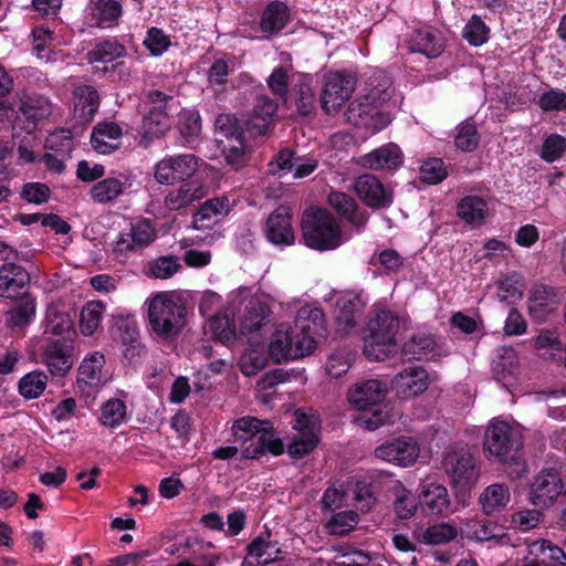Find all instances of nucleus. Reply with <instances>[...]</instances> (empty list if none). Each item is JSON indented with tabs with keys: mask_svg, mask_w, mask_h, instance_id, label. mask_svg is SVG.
<instances>
[{
	"mask_svg": "<svg viewBox=\"0 0 566 566\" xmlns=\"http://www.w3.org/2000/svg\"><path fill=\"white\" fill-rule=\"evenodd\" d=\"M368 93L349 104L347 118L355 126H371L378 132L391 122L388 112L378 111L390 103L394 92L391 80L384 71H375L368 77Z\"/></svg>",
	"mask_w": 566,
	"mask_h": 566,
	"instance_id": "obj_2",
	"label": "nucleus"
},
{
	"mask_svg": "<svg viewBox=\"0 0 566 566\" xmlns=\"http://www.w3.org/2000/svg\"><path fill=\"white\" fill-rule=\"evenodd\" d=\"M122 128L113 123H98L92 132L91 144L95 151L107 155L118 149Z\"/></svg>",
	"mask_w": 566,
	"mask_h": 566,
	"instance_id": "obj_31",
	"label": "nucleus"
},
{
	"mask_svg": "<svg viewBox=\"0 0 566 566\" xmlns=\"http://www.w3.org/2000/svg\"><path fill=\"white\" fill-rule=\"evenodd\" d=\"M294 417L293 428L296 430V433L289 443L287 451L293 458H302L317 446L321 426L315 413L297 410Z\"/></svg>",
	"mask_w": 566,
	"mask_h": 566,
	"instance_id": "obj_12",
	"label": "nucleus"
},
{
	"mask_svg": "<svg viewBox=\"0 0 566 566\" xmlns=\"http://www.w3.org/2000/svg\"><path fill=\"white\" fill-rule=\"evenodd\" d=\"M232 432L237 440L249 442L243 450L247 458H258L265 452L280 455L284 451L283 442L275 436L268 421L242 417L234 421Z\"/></svg>",
	"mask_w": 566,
	"mask_h": 566,
	"instance_id": "obj_6",
	"label": "nucleus"
},
{
	"mask_svg": "<svg viewBox=\"0 0 566 566\" xmlns=\"http://www.w3.org/2000/svg\"><path fill=\"white\" fill-rule=\"evenodd\" d=\"M526 551L534 555L543 566H566V554L547 539H537L527 544Z\"/></svg>",
	"mask_w": 566,
	"mask_h": 566,
	"instance_id": "obj_36",
	"label": "nucleus"
},
{
	"mask_svg": "<svg viewBox=\"0 0 566 566\" xmlns=\"http://www.w3.org/2000/svg\"><path fill=\"white\" fill-rule=\"evenodd\" d=\"M171 97L159 91L149 92L144 102V139L158 138L170 128L168 103Z\"/></svg>",
	"mask_w": 566,
	"mask_h": 566,
	"instance_id": "obj_11",
	"label": "nucleus"
},
{
	"mask_svg": "<svg viewBox=\"0 0 566 566\" xmlns=\"http://www.w3.org/2000/svg\"><path fill=\"white\" fill-rule=\"evenodd\" d=\"M271 310L268 302L260 296L250 297L241 316L240 332L250 334L260 329L269 318Z\"/></svg>",
	"mask_w": 566,
	"mask_h": 566,
	"instance_id": "obj_26",
	"label": "nucleus"
},
{
	"mask_svg": "<svg viewBox=\"0 0 566 566\" xmlns=\"http://www.w3.org/2000/svg\"><path fill=\"white\" fill-rule=\"evenodd\" d=\"M564 495L562 478L554 471H541L531 484L530 501L539 509L551 507Z\"/></svg>",
	"mask_w": 566,
	"mask_h": 566,
	"instance_id": "obj_15",
	"label": "nucleus"
},
{
	"mask_svg": "<svg viewBox=\"0 0 566 566\" xmlns=\"http://www.w3.org/2000/svg\"><path fill=\"white\" fill-rule=\"evenodd\" d=\"M354 354L350 350L340 349L332 353L326 361V373L332 378L345 375L353 365Z\"/></svg>",
	"mask_w": 566,
	"mask_h": 566,
	"instance_id": "obj_50",
	"label": "nucleus"
},
{
	"mask_svg": "<svg viewBox=\"0 0 566 566\" xmlns=\"http://www.w3.org/2000/svg\"><path fill=\"white\" fill-rule=\"evenodd\" d=\"M209 332L224 345L235 339V324L231 313L217 314L207 323Z\"/></svg>",
	"mask_w": 566,
	"mask_h": 566,
	"instance_id": "obj_40",
	"label": "nucleus"
},
{
	"mask_svg": "<svg viewBox=\"0 0 566 566\" xmlns=\"http://www.w3.org/2000/svg\"><path fill=\"white\" fill-rule=\"evenodd\" d=\"M104 365L105 357L99 352H94L83 359L77 375V386L82 391L86 388L96 390L106 381Z\"/></svg>",
	"mask_w": 566,
	"mask_h": 566,
	"instance_id": "obj_24",
	"label": "nucleus"
},
{
	"mask_svg": "<svg viewBox=\"0 0 566 566\" xmlns=\"http://www.w3.org/2000/svg\"><path fill=\"white\" fill-rule=\"evenodd\" d=\"M359 522V516L355 511H343L335 513L326 522L325 528L328 534L343 536L352 532Z\"/></svg>",
	"mask_w": 566,
	"mask_h": 566,
	"instance_id": "obj_47",
	"label": "nucleus"
},
{
	"mask_svg": "<svg viewBox=\"0 0 566 566\" xmlns=\"http://www.w3.org/2000/svg\"><path fill=\"white\" fill-rule=\"evenodd\" d=\"M354 189L361 201L373 209H387L392 202V190L374 175L357 177Z\"/></svg>",
	"mask_w": 566,
	"mask_h": 566,
	"instance_id": "obj_17",
	"label": "nucleus"
},
{
	"mask_svg": "<svg viewBox=\"0 0 566 566\" xmlns=\"http://www.w3.org/2000/svg\"><path fill=\"white\" fill-rule=\"evenodd\" d=\"M73 322L70 315L51 306L46 312L45 333L52 335H64L72 329Z\"/></svg>",
	"mask_w": 566,
	"mask_h": 566,
	"instance_id": "obj_56",
	"label": "nucleus"
},
{
	"mask_svg": "<svg viewBox=\"0 0 566 566\" xmlns=\"http://www.w3.org/2000/svg\"><path fill=\"white\" fill-rule=\"evenodd\" d=\"M122 191V182L116 178L104 179L91 189L93 199L101 203L114 200Z\"/></svg>",
	"mask_w": 566,
	"mask_h": 566,
	"instance_id": "obj_58",
	"label": "nucleus"
},
{
	"mask_svg": "<svg viewBox=\"0 0 566 566\" xmlns=\"http://www.w3.org/2000/svg\"><path fill=\"white\" fill-rule=\"evenodd\" d=\"M235 69V57L224 55L216 59L208 71V81L211 85H224L228 75Z\"/></svg>",
	"mask_w": 566,
	"mask_h": 566,
	"instance_id": "obj_52",
	"label": "nucleus"
},
{
	"mask_svg": "<svg viewBox=\"0 0 566 566\" xmlns=\"http://www.w3.org/2000/svg\"><path fill=\"white\" fill-rule=\"evenodd\" d=\"M542 521L543 513L539 510L524 509L511 514L510 526L520 532H528L535 528Z\"/></svg>",
	"mask_w": 566,
	"mask_h": 566,
	"instance_id": "obj_55",
	"label": "nucleus"
},
{
	"mask_svg": "<svg viewBox=\"0 0 566 566\" xmlns=\"http://www.w3.org/2000/svg\"><path fill=\"white\" fill-rule=\"evenodd\" d=\"M123 356L130 365H137L142 353L138 324L135 319L125 318L118 325Z\"/></svg>",
	"mask_w": 566,
	"mask_h": 566,
	"instance_id": "obj_32",
	"label": "nucleus"
},
{
	"mask_svg": "<svg viewBox=\"0 0 566 566\" xmlns=\"http://www.w3.org/2000/svg\"><path fill=\"white\" fill-rule=\"evenodd\" d=\"M336 307L337 329L342 334H348L356 326L365 303L360 295L346 292L337 298Z\"/></svg>",
	"mask_w": 566,
	"mask_h": 566,
	"instance_id": "obj_21",
	"label": "nucleus"
},
{
	"mask_svg": "<svg viewBox=\"0 0 566 566\" xmlns=\"http://www.w3.org/2000/svg\"><path fill=\"white\" fill-rule=\"evenodd\" d=\"M122 13V4L117 0H90L83 12V25L109 29L118 24Z\"/></svg>",
	"mask_w": 566,
	"mask_h": 566,
	"instance_id": "obj_16",
	"label": "nucleus"
},
{
	"mask_svg": "<svg viewBox=\"0 0 566 566\" xmlns=\"http://www.w3.org/2000/svg\"><path fill=\"white\" fill-rule=\"evenodd\" d=\"M48 376L40 370H33L24 375L19 381V392L25 399L40 397L46 388Z\"/></svg>",
	"mask_w": 566,
	"mask_h": 566,
	"instance_id": "obj_46",
	"label": "nucleus"
},
{
	"mask_svg": "<svg viewBox=\"0 0 566 566\" xmlns=\"http://www.w3.org/2000/svg\"><path fill=\"white\" fill-rule=\"evenodd\" d=\"M19 114L29 122L27 128L31 130L38 122L51 115V104L48 98L40 95H23L20 99Z\"/></svg>",
	"mask_w": 566,
	"mask_h": 566,
	"instance_id": "obj_34",
	"label": "nucleus"
},
{
	"mask_svg": "<svg viewBox=\"0 0 566 566\" xmlns=\"http://www.w3.org/2000/svg\"><path fill=\"white\" fill-rule=\"evenodd\" d=\"M277 104L268 96L255 99L253 113L247 122V128L255 135H264L273 122Z\"/></svg>",
	"mask_w": 566,
	"mask_h": 566,
	"instance_id": "obj_29",
	"label": "nucleus"
},
{
	"mask_svg": "<svg viewBox=\"0 0 566 566\" xmlns=\"http://www.w3.org/2000/svg\"><path fill=\"white\" fill-rule=\"evenodd\" d=\"M418 499L422 512L428 516L441 517L452 512L448 489L436 481L423 480Z\"/></svg>",
	"mask_w": 566,
	"mask_h": 566,
	"instance_id": "obj_14",
	"label": "nucleus"
},
{
	"mask_svg": "<svg viewBox=\"0 0 566 566\" xmlns=\"http://www.w3.org/2000/svg\"><path fill=\"white\" fill-rule=\"evenodd\" d=\"M45 147L54 154L71 157L74 148L72 133L66 129L56 130L46 138Z\"/></svg>",
	"mask_w": 566,
	"mask_h": 566,
	"instance_id": "obj_59",
	"label": "nucleus"
},
{
	"mask_svg": "<svg viewBox=\"0 0 566 566\" xmlns=\"http://www.w3.org/2000/svg\"><path fill=\"white\" fill-rule=\"evenodd\" d=\"M181 268L177 256H160L149 263V274L156 279L171 277Z\"/></svg>",
	"mask_w": 566,
	"mask_h": 566,
	"instance_id": "obj_60",
	"label": "nucleus"
},
{
	"mask_svg": "<svg viewBox=\"0 0 566 566\" xmlns=\"http://www.w3.org/2000/svg\"><path fill=\"white\" fill-rule=\"evenodd\" d=\"M248 555L243 566H261L275 562L280 558L281 548L277 542L255 537L248 546Z\"/></svg>",
	"mask_w": 566,
	"mask_h": 566,
	"instance_id": "obj_30",
	"label": "nucleus"
},
{
	"mask_svg": "<svg viewBox=\"0 0 566 566\" xmlns=\"http://www.w3.org/2000/svg\"><path fill=\"white\" fill-rule=\"evenodd\" d=\"M17 219L25 226L40 221L43 227H50L56 233L65 234L71 230V226L60 214H17Z\"/></svg>",
	"mask_w": 566,
	"mask_h": 566,
	"instance_id": "obj_54",
	"label": "nucleus"
},
{
	"mask_svg": "<svg viewBox=\"0 0 566 566\" xmlns=\"http://www.w3.org/2000/svg\"><path fill=\"white\" fill-rule=\"evenodd\" d=\"M148 319L157 337L171 340L187 325V308L176 292H159L148 300Z\"/></svg>",
	"mask_w": 566,
	"mask_h": 566,
	"instance_id": "obj_3",
	"label": "nucleus"
},
{
	"mask_svg": "<svg viewBox=\"0 0 566 566\" xmlns=\"http://www.w3.org/2000/svg\"><path fill=\"white\" fill-rule=\"evenodd\" d=\"M524 282L520 274H511L497 282V298L502 303L516 304L522 300Z\"/></svg>",
	"mask_w": 566,
	"mask_h": 566,
	"instance_id": "obj_42",
	"label": "nucleus"
},
{
	"mask_svg": "<svg viewBox=\"0 0 566 566\" xmlns=\"http://www.w3.org/2000/svg\"><path fill=\"white\" fill-rule=\"evenodd\" d=\"M497 202L489 196L469 195L458 203L459 212H489L496 210Z\"/></svg>",
	"mask_w": 566,
	"mask_h": 566,
	"instance_id": "obj_57",
	"label": "nucleus"
},
{
	"mask_svg": "<svg viewBox=\"0 0 566 566\" xmlns=\"http://www.w3.org/2000/svg\"><path fill=\"white\" fill-rule=\"evenodd\" d=\"M196 198L199 196L195 195L193 186L186 184L167 195L166 205L169 210H180L188 207Z\"/></svg>",
	"mask_w": 566,
	"mask_h": 566,
	"instance_id": "obj_63",
	"label": "nucleus"
},
{
	"mask_svg": "<svg viewBox=\"0 0 566 566\" xmlns=\"http://www.w3.org/2000/svg\"><path fill=\"white\" fill-rule=\"evenodd\" d=\"M268 363V355L261 345H250L240 358V369L245 376H252L262 370Z\"/></svg>",
	"mask_w": 566,
	"mask_h": 566,
	"instance_id": "obj_44",
	"label": "nucleus"
},
{
	"mask_svg": "<svg viewBox=\"0 0 566 566\" xmlns=\"http://www.w3.org/2000/svg\"><path fill=\"white\" fill-rule=\"evenodd\" d=\"M356 77L343 71L329 72L325 75L319 96L322 109L328 114H336L352 97L356 90Z\"/></svg>",
	"mask_w": 566,
	"mask_h": 566,
	"instance_id": "obj_9",
	"label": "nucleus"
},
{
	"mask_svg": "<svg viewBox=\"0 0 566 566\" xmlns=\"http://www.w3.org/2000/svg\"><path fill=\"white\" fill-rule=\"evenodd\" d=\"M394 494V512L400 520L411 518L417 510L418 504L416 503L412 493L407 490L401 483L397 482L392 486Z\"/></svg>",
	"mask_w": 566,
	"mask_h": 566,
	"instance_id": "obj_41",
	"label": "nucleus"
},
{
	"mask_svg": "<svg viewBox=\"0 0 566 566\" xmlns=\"http://www.w3.org/2000/svg\"><path fill=\"white\" fill-rule=\"evenodd\" d=\"M103 311L104 306L101 302H90L82 308L80 327L84 335L90 336L95 333L102 322Z\"/></svg>",
	"mask_w": 566,
	"mask_h": 566,
	"instance_id": "obj_49",
	"label": "nucleus"
},
{
	"mask_svg": "<svg viewBox=\"0 0 566 566\" xmlns=\"http://www.w3.org/2000/svg\"><path fill=\"white\" fill-rule=\"evenodd\" d=\"M415 535L418 539L427 545H441L454 539L458 530L450 523H439L428 526L421 534Z\"/></svg>",
	"mask_w": 566,
	"mask_h": 566,
	"instance_id": "obj_43",
	"label": "nucleus"
},
{
	"mask_svg": "<svg viewBox=\"0 0 566 566\" xmlns=\"http://www.w3.org/2000/svg\"><path fill=\"white\" fill-rule=\"evenodd\" d=\"M301 232L304 244L321 252L334 250L345 240L335 214H303Z\"/></svg>",
	"mask_w": 566,
	"mask_h": 566,
	"instance_id": "obj_8",
	"label": "nucleus"
},
{
	"mask_svg": "<svg viewBox=\"0 0 566 566\" xmlns=\"http://www.w3.org/2000/svg\"><path fill=\"white\" fill-rule=\"evenodd\" d=\"M220 555L213 552V546L210 543L203 544L199 547L193 559H181L171 566H218Z\"/></svg>",
	"mask_w": 566,
	"mask_h": 566,
	"instance_id": "obj_62",
	"label": "nucleus"
},
{
	"mask_svg": "<svg viewBox=\"0 0 566 566\" xmlns=\"http://www.w3.org/2000/svg\"><path fill=\"white\" fill-rule=\"evenodd\" d=\"M443 465L455 488H471L480 476L476 460L465 448L449 450L444 455Z\"/></svg>",
	"mask_w": 566,
	"mask_h": 566,
	"instance_id": "obj_10",
	"label": "nucleus"
},
{
	"mask_svg": "<svg viewBox=\"0 0 566 566\" xmlns=\"http://www.w3.org/2000/svg\"><path fill=\"white\" fill-rule=\"evenodd\" d=\"M436 342L430 335H417L403 345V352L415 359L427 358L434 348Z\"/></svg>",
	"mask_w": 566,
	"mask_h": 566,
	"instance_id": "obj_61",
	"label": "nucleus"
},
{
	"mask_svg": "<svg viewBox=\"0 0 566 566\" xmlns=\"http://www.w3.org/2000/svg\"><path fill=\"white\" fill-rule=\"evenodd\" d=\"M126 408L122 400L111 399L102 407L101 421L104 426H118L125 418Z\"/></svg>",
	"mask_w": 566,
	"mask_h": 566,
	"instance_id": "obj_64",
	"label": "nucleus"
},
{
	"mask_svg": "<svg viewBox=\"0 0 566 566\" xmlns=\"http://www.w3.org/2000/svg\"><path fill=\"white\" fill-rule=\"evenodd\" d=\"M30 275L15 262H7L0 266V297L15 298L24 293Z\"/></svg>",
	"mask_w": 566,
	"mask_h": 566,
	"instance_id": "obj_22",
	"label": "nucleus"
},
{
	"mask_svg": "<svg viewBox=\"0 0 566 566\" xmlns=\"http://www.w3.org/2000/svg\"><path fill=\"white\" fill-rule=\"evenodd\" d=\"M419 446L411 438H398L385 442L374 451L375 457L400 467H410L419 458Z\"/></svg>",
	"mask_w": 566,
	"mask_h": 566,
	"instance_id": "obj_18",
	"label": "nucleus"
},
{
	"mask_svg": "<svg viewBox=\"0 0 566 566\" xmlns=\"http://www.w3.org/2000/svg\"><path fill=\"white\" fill-rule=\"evenodd\" d=\"M489 35V27L476 14L470 18L463 29V38L473 46H480L488 42Z\"/></svg>",
	"mask_w": 566,
	"mask_h": 566,
	"instance_id": "obj_53",
	"label": "nucleus"
},
{
	"mask_svg": "<svg viewBox=\"0 0 566 566\" xmlns=\"http://www.w3.org/2000/svg\"><path fill=\"white\" fill-rule=\"evenodd\" d=\"M125 49L116 40H105L96 44L86 55L90 64H93L97 70L103 72L107 71V66H99V64L112 63L120 57Z\"/></svg>",
	"mask_w": 566,
	"mask_h": 566,
	"instance_id": "obj_37",
	"label": "nucleus"
},
{
	"mask_svg": "<svg viewBox=\"0 0 566 566\" xmlns=\"http://www.w3.org/2000/svg\"><path fill=\"white\" fill-rule=\"evenodd\" d=\"M247 201H242L235 193L207 200L198 212H231L245 209Z\"/></svg>",
	"mask_w": 566,
	"mask_h": 566,
	"instance_id": "obj_51",
	"label": "nucleus"
},
{
	"mask_svg": "<svg viewBox=\"0 0 566 566\" xmlns=\"http://www.w3.org/2000/svg\"><path fill=\"white\" fill-rule=\"evenodd\" d=\"M534 347L542 356L552 359H562L565 346L560 343L555 331H542L534 340Z\"/></svg>",
	"mask_w": 566,
	"mask_h": 566,
	"instance_id": "obj_45",
	"label": "nucleus"
},
{
	"mask_svg": "<svg viewBox=\"0 0 566 566\" xmlns=\"http://www.w3.org/2000/svg\"><path fill=\"white\" fill-rule=\"evenodd\" d=\"M480 143V134L473 122L465 120L458 127L454 137V145L461 151L471 153L476 149Z\"/></svg>",
	"mask_w": 566,
	"mask_h": 566,
	"instance_id": "obj_48",
	"label": "nucleus"
},
{
	"mask_svg": "<svg viewBox=\"0 0 566 566\" xmlns=\"http://www.w3.org/2000/svg\"><path fill=\"white\" fill-rule=\"evenodd\" d=\"M229 120V116H220L217 119L219 128L217 143L224 155L227 164L231 165L234 169H238L244 166L248 161L247 147L241 133L230 132L223 128L226 122Z\"/></svg>",
	"mask_w": 566,
	"mask_h": 566,
	"instance_id": "obj_19",
	"label": "nucleus"
},
{
	"mask_svg": "<svg viewBox=\"0 0 566 566\" xmlns=\"http://www.w3.org/2000/svg\"><path fill=\"white\" fill-rule=\"evenodd\" d=\"M266 237L276 245H290L295 240L291 214H269L266 220Z\"/></svg>",
	"mask_w": 566,
	"mask_h": 566,
	"instance_id": "obj_33",
	"label": "nucleus"
},
{
	"mask_svg": "<svg viewBox=\"0 0 566 566\" xmlns=\"http://www.w3.org/2000/svg\"><path fill=\"white\" fill-rule=\"evenodd\" d=\"M494 377L505 386L511 385L520 374V358L511 347H501L492 363Z\"/></svg>",
	"mask_w": 566,
	"mask_h": 566,
	"instance_id": "obj_27",
	"label": "nucleus"
},
{
	"mask_svg": "<svg viewBox=\"0 0 566 566\" xmlns=\"http://www.w3.org/2000/svg\"><path fill=\"white\" fill-rule=\"evenodd\" d=\"M198 166L199 158L193 154L168 156L155 166V178L159 184L172 185L193 176Z\"/></svg>",
	"mask_w": 566,
	"mask_h": 566,
	"instance_id": "obj_13",
	"label": "nucleus"
},
{
	"mask_svg": "<svg viewBox=\"0 0 566 566\" xmlns=\"http://www.w3.org/2000/svg\"><path fill=\"white\" fill-rule=\"evenodd\" d=\"M99 106L97 91L91 85L77 86L74 91V112L82 123L91 122Z\"/></svg>",
	"mask_w": 566,
	"mask_h": 566,
	"instance_id": "obj_35",
	"label": "nucleus"
},
{
	"mask_svg": "<svg viewBox=\"0 0 566 566\" xmlns=\"http://www.w3.org/2000/svg\"><path fill=\"white\" fill-rule=\"evenodd\" d=\"M408 46L411 52L421 53L429 59H434L443 52L444 41L438 30L422 27L410 33Z\"/></svg>",
	"mask_w": 566,
	"mask_h": 566,
	"instance_id": "obj_23",
	"label": "nucleus"
},
{
	"mask_svg": "<svg viewBox=\"0 0 566 566\" xmlns=\"http://www.w3.org/2000/svg\"><path fill=\"white\" fill-rule=\"evenodd\" d=\"M428 371L419 366L402 369L392 380L394 389L400 398L409 399L423 394L429 387Z\"/></svg>",
	"mask_w": 566,
	"mask_h": 566,
	"instance_id": "obj_20",
	"label": "nucleus"
},
{
	"mask_svg": "<svg viewBox=\"0 0 566 566\" xmlns=\"http://www.w3.org/2000/svg\"><path fill=\"white\" fill-rule=\"evenodd\" d=\"M325 321L317 307L303 306L297 311L294 325L280 324L271 335L269 355L276 363L293 360L312 354L315 337L323 335Z\"/></svg>",
	"mask_w": 566,
	"mask_h": 566,
	"instance_id": "obj_1",
	"label": "nucleus"
},
{
	"mask_svg": "<svg viewBox=\"0 0 566 566\" xmlns=\"http://www.w3.org/2000/svg\"><path fill=\"white\" fill-rule=\"evenodd\" d=\"M44 363L51 374L55 376L65 375L73 364L71 356L59 342H54L46 346L44 350Z\"/></svg>",
	"mask_w": 566,
	"mask_h": 566,
	"instance_id": "obj_39",
	"label": "nucleus"
},
{
	"mask_svg": "<svg viewBox=\"0 0 566 566\" xmlns=\"http://www.w3.org/2000/svg\"><path fill=\"white\" fill-rule=\"evenodd\" d=\"M289 18V9L284 3L272 2L262 13L260 28L268 34L277 33L286 25Z\"/></svg>",
	"mask_w": 566,
	"mask_h": 566,
	"instance_id": "obj_38",
	"label": "nucleus"
},
{
	"mask_svg": "<svg viewBox=\"0 0 566 566\" xmlns=\"http://www.w3.org/2000/svg\"><path fill=\"white\" fill-rule=\"evenodd\" d=\"M386 395L387 386L378 379L356 382L348 389V402L363 412L356 420L359 427L375 430L388 421V412L380 406Z\"/></svg>",
	"mask_w": 566,
	"mask_h": 566,
	"instance_id": "obj_4",
	"label": "nucleus"
},
{
	"mask_svg": "<svg viewBox=\"0 0 566 566\" xmlns=\"http://www.w3.org/2000/svg\"><path fill=\"white\" fill-rule=\"evenodd\" d=\"M402 163V154L394 144L385 145L360 158V165L373 170H391Z\"/></svg>",
	"mask_w": 566,
	"mask_h": 566,
	"instance_id": "obj_28",
	"label": "nucleus"
},
{
	"mask_svg": "<svg viewBox=\"0 0 566 566\" xmlns=\"http://www.w3.org/2000/svg\"><path fill=\"white\" fill-rule=\"evenodd\" d=\"M522 448L523 438L518 426L500 419L489 423L483 439L486 457L502 463L517 462Z\"/></svg>",
	"mask_w": 566,
	"mask_h": 566,
	"instance_id": "obj_7",
	"label": "nucleus"
},
{
	"mask_svg": "<svg viewBox=\"0 0 566 566\" xmlns=\"http://www.w3.org/2000/svg\"><path fill=\"white\" fill-rule=\"evenodd\" d=\"M399 329L397 315L388 308L377 306L368 323L364 337V354L369 359L385 360L397 353L396 334Z\"/></svg>",
	"mask_w": 566,
	"mask_h": 566,
	"instance_id": "obj_5",
	"label": "nucleus"
},
{
	"mask_svg": "<svg viewBox=\"0 0 566 566\" xmlns=\"http://www.w3.org/2000/svg\"><path fill=\"white\" fill-rule=\"evenodd\" d=\"M512 499L510 486L505 483H492L488 485L479 496L482 512L493 516L506 510Z\"/></svg>",
	"mask_w": 566,
	"mask_h": 566,
	"instance_id": "obj_25",
	"label": "nucleus"
}]
</instances>
